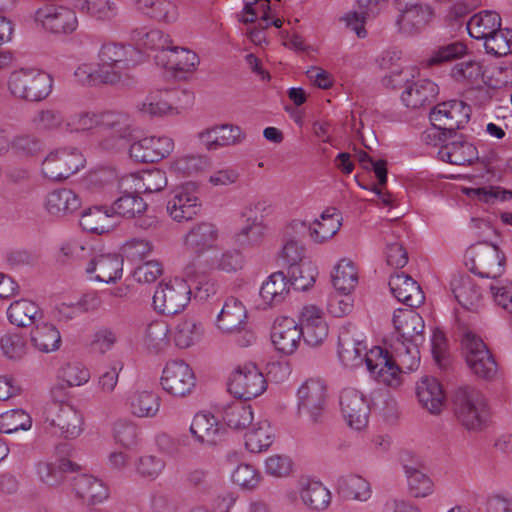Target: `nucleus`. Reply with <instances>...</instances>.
I'll use <instances>...</instances> for the list:
<instances>
[{
    "instance_id": "3",
    "label": "nucleus",
    "mask_w": 512,
    "mask_h": 512,
    "mask_svg": "<svg viewBox=\"0 0 512 512\" xmlns=\"http://www.w3.org/2000/svg\"><path fill=\"white\" fill-rule=\"evenodd\" d=\"M52 77L41 70L21 68L13 71L8 79L10 93L21 100L39 102L46 99L52 91Z\"/></svg>"
},
{
    "instance_id": "21",
    "label": "nucleus",
    "mask_w": 512,
    "mask_h": 512,
    "mask_svg": "<svg viewBox=\"0 0 512 512\" xmlns=\"http://www.w3.org/2000/svg\"><path fill=\"white\" fill-rule=\"evenodd\" d=\"M393 324L399 337L397 342L405 341L411 345H422L425 341L423 318L414 310L397 309L393 315Z\"/></svg>"
},
{
    "instance_id": "35",
    "label": "nucleus",
    "mask_w": 512,
    "mask_h": 512,
    "mask_svg": "<svg viewBox=\"0 0 512 512\" xmlns=\"http://www.w3.org/2000/svg\"><path fill=\"white\" fill-rule=\"evenodd\" d=\"M290 291V281L281 271L271 274L260 288V297L266 306L281 304Z\"/></svg>"
},
{
    "instance_id": "13",
    "label": "nucleus",
    "mask_w": 512,
    "mask_h": 512,
    "mask_svg": "<svg viewBox=\"0 0 512 512\" xmlns=\"http://www.w3.org/2000/svg\"><path fill=\"white\" fill-rule=\"evenodd\" d=\"M370 350L367 351L363 334L352 324L344 325L338 335V356L341 362L350 368L358 367L365 363Z\"/></svg>"
},
{
    "instance_id": "20",
    "label": "nucleus",
    "mask_w": 512,
    "mask_h": 512,
    "mask_svg": "<svg viewBox=\"0 0 512 512\" xmlns=\"http://www.w3.org/2000/svg\"><path fill=\"white\" fill-rule=\"evenodd\" d=\"M174 149V142L167 136L145 137L131 144L130 157L141 163H154L167 157Z\"/></svg>"
},
{
    "instance_id": "53",
    "label": "nucleus",
    "mask_w": 512,
    "mask_h": 512,
    "mask_svg": "<svg viewBox=\"0 0 512 512\" xmlns=\"http://www.w3.org/2000/svg\"><path fill=\"white\" fill-rule=\"evenodd\" d=\"M138 110L143 115L160 117L172 113L168 90L151 92L145 100L138 105Z\"/></svg>"
},
{
    "instance_id": "15",
    "label": "nucleus",
    "mask_w": 512,
    "mask_h": 512,
    "mask_svg": "<svg viewBox=\"0 0 512 512\" xmlns=\"http://www.w3.org/2000/svg\"><path fill=\"white\" fill-rule=\"evenodd\" d=\"M201 208L195 185L191 182L173 190L166 205L167 213L177 222L192 220L200 213Z\"/></svg>"
},
{
    "instance_id": "60",
    "label": "nucleus",
    "mask_w": 512,
    "mask_h": 512,
    "mask_svg": "<svg viewBox=\"0 0 512 512\" xmlns=\"http://www.w3.org/2000/svg\"><path fill=\"white\" fill-rule=\"evenodd\" d=\"M290 286L297 290H307L315 282L316 268L310 262H302L289 267Z\"/></svg>"
},
{
    "instance_id": "25",
    "label": "nucleus",
    "mask_w": 512,
    "mask_h": 512,
    "mask_svg": "<svg viewBox=\"0 0 512 512\" xmlns=\"http://www.w3.org/2000/svg\"><path fill=\"white\" fill-rule=\"evenodd\" d=\"M198 136L201 144L210 151L237 145L245 139V134L240 127L229 124L206 129L200 132Z\"/></svg>"
},
{
    "instance_id": "10",
    "label": "nucleus",
    "mask_w": 512,
    "mask_h": 512,
    "mask_svg": "<svg viewBox=\"0 0 512 512\" xmlns=\"http://www.w3.org/2000/svg\"><path fill=\"white\" fill-rule=\"evenodd\" d=\"M228 390L239 399L251 400L266 390V380L255 364L245 363L229 377Z\"/></svg>"
},
{
    "instance_id": "62",
    "label": "nucleus",
    "mask_w": 512,
    "mask_h": 512,
    "mask_svg": "<svg viewBox=\"0 0 512 512\" xmlns=\"http://www.w3.org/2000/svg\"><path fill=\"white\" fill-rule=\"evenodd\" d=\"M101 112L81 111L71 115L65 123L68 132H86L100 128Z\"/></svg>"
},
{
    "instance_id": "32",
    "label": "nucleus",
    "mask_w": 512,
    "mask_h": 512,
    "mask_svg": "<svg viewBox=\"0 0 512 512\" xmlns=\"http://www.w3.org/2000/svg\"><path fill=\"white\" fill-rule=\"evenodd\" d=\"M439 159L453 165H470L479 159L478 150L466 140H455L439 148Z\"/></svg>"
},
{
    "instance_id": "4",
    "label": "nucleus",
    "mask_w": 512,
    "mask_h": 512,
    "mask_svg": "<svg viewBox=\"0 0 512 512\" xmlns=\"http://www.w3.org/2000/svg\"><path fill=\"white\" fill-rule=\"evenodd\" d=\"M43 427L54 435L74 439L83 431V418L73 406L53 401L44 408Z\"/></svg>"
},
{
    "instance_id": "37",
    "label": "nucleus",
    "mask_w": 512,
    "mask_h": 512,
    "mask_svg": "<svg viewBox=\"0 0 512 512\" xmlns=\"http://www.w3.org/2000/svg\"><path fill=\"white\" fill-rule=\"evenodd\" d=\"M7 317L11 324L18 327H28L36 324L42 317L40 307L28 299H20L12 302L7 309Z\"/></svg>"
},
{
    "instance_id": "18",
    "label": "nucleus",
    "mask_w": 512,
    "mask_h": 512,
    "mask_svg": "<svg viewBox=\"0 0 512 512\" xmlns=\"http://www.w3.org/2000/svg\"><path fill=\"white\" fill-rule=\"evenodd\" d=\"M340 408L347 425L362 430L368 424L370 406L366 397L354 388H345L340 394Z\"/></svg>"
},
{
    "instance_id": "59",
    "label": "nucleus",
    "mask_w": 512,
    "mask_h": 512,
    "mask_svg": "<svg viewBox=\"0 0 512 512\" xmlns=\"http://www.w3.org/2000/svg\"><path fill=\"white\" fill-rule=\"evenodd\" d=\"M122 258H126L132 263H138L148 258L154 246L151 241L143 238H132L127 240L122 246Z\"/></svg>"
},
{
    "instance_id": "47",
    "label": "nucleus",
    "mask_w": 512,
    "mask_h": 512,
    "mask_svg": "<svg viewBox=\"0 0 512 512\" xmlns=\"http://www.w3.org/2000/svg\"><path fill=\"white\" fill-rule=\"evenodd\" d=\"M337 488L339 493L348 499L367 501L371 497L370 483L358 475L340 477Z\"/></svg>"
},
{
    "instance_id": "6",
    "label": "nucleus",
    "mask_w": 512,
    "mask_h": 512,
    "mask_svg": "<svg viewBox=\"0 0 512 512\" xmlns=\"http://www.w3.org/2000/svg\"><path fill=\"white\" fill-rule=\"evenodd\" d=\"M465 264L482 278L496 279L504 272L505 256L496 245L483 242L467 250Z\"/></svg>"
},
{
    "instance_id": "43",
    "label": "nucleus",
    "mask_w": 512,
    "mask_h": 512,
    "mask_svg": "<svg viewBox=\"0 0 512 512\" xmlns=\"http://www.w3.org/2000/svg\"><path fill=\"white\" fill-rule=\"evenodd\" d=\"M203 335L204 327L201 322L194 318H185L175 326L173 338L177 347L186 349L198 343Z\"/></svg>"
},
{
    "instance_id": "36",
    "label": "nucleus",
    "mask_w": 512,
    "mask_h": 512,
    "mask_svg": "<svg viewBox=\"0 0 512 512\" xmlns=\"http://www.w3.org/2000/svg\"><path fill=\"white\" fill-rule=\"evenodd\" d=\"M30 340L33 347L42 353L57 351L62 341L58 328L48 322L36 324L30 332Z\"/></svg>"
},
{
    "instance_id": "46",
    "label": "nucleus",
    "mask_w": 512,
    "mask_h": 512,
    "mask_svg": "<svg viewBox=\"0 0 512 512\" xmlns=\"http://www.w3.org/2000/svg\"><path fill=\"white\" fill-rule=\"evenodd\" d=\"M111 214L106 207L95 206L85 210L80 217V226L83 230L102 234L108 232L112 227L110 221Z\"/></svg>"
},
{
    "instance_id": "17",
    "label": "nucleus",
    "mask_w": 512,
    "mask_h": 512,
    "mask_svg": "<svg viewBox=\"0 0 512 512\" xmlns=\"http://www.w3.org/2000/svg\"><path fill=\"white\" fill-rule=\"evenodd\" d=\"M196 377L191 367L182 360L170 361L166 364L161 385L169 394L184 397L195 387Z\"/></svg>"
},
{
    "instance_id": "28",
    "label": "nucleus",
    "mask_w": 512,
    "mask_h": 512,
    "mask_svg": "<svg viewBox=\"0 0 512 512\" xmlns=\"http://www.w3.org/2000/svg\"><path fill=\"white\" fill-rule=\"evenodd\" d=\"M389 287L395 298L409 307H418L424 301L420 285L403 272L390 277Z\"/></svg>"
},
{
    "instance_id": "55",
    "label": "nucleus",
    "mask_w": 512,
    "mask_h": 512,
    "mask_svg": "<svg viewBox=\"0 0 512 512\" xmlns=\"http://www.w3.org/2000/svg\"><path fill=\"white\" fill-rule=\"evenodd\" d=\"M169 328L164 321H153L145 330L144 342L150 351L159 353L169 346Z\"/></svg>"
},
{
    "instance_id": "8",
    "label": "nucleus",
    "mask_w": 512,
    "mask_h": 512,
    "mask_svg": "<svg viewBox=\"0 0 512 512\" xmlns=\"http://www.w3.org/2000/svg\"><path fill=\"white\" fill-rule=\"evenodd\" d=\"M298 414L307 416L311 423L323 421L327 408V385L319 378L307 379L297 391Z\"/></svg>"
},
{
    "instance_id": "5",
    "label": "nucleus",
    "mask_w": 512,
    "mask_h": 512,
    "mask_svg": "<svg viewBox=\"0 0 512 512\" xmlns=\"http://www.w3.org/2000/svg\"><path fill=\"white\" fill-rule=\"evenodd\" d=\"M247 311L240 300L229 297L217 315L216 325L226 334H234L236 343L247 347L255 341L254 333L247 328Z\"/></svg>"
},
{
    "instance_id": "27",
    "label": "nucleus",
    "mask_w": 512,
    "mask_h": 512,
    "mask_svg": "<svg viewBox=\"0 0 512 512\" xmlns=\"http://www.w3.org/2000/svg\"><path fill=\"white\" fill-rule=\"evenodd\" d=\"M218 236V229L213 223L199 222L184 236V245L189 251L200 256L215 247Z\"/></svg>"
},
{
    "instance_id": "48",
    "label": "nucleus",
    "mask_w": 512,
    "mask_h": 512,
    "mask_svg": "<svg viewBox=\"0 0 512 512\" xmlns=\"http://www.w3.org/2000/svg\"><path fill=\"white\" fill-rule=\"evenodd\" d=\"M334 288L343 293L349 294L358 283V272L355 264L350 259H341L332 274Z\"/></svg>"
},
{
    "instance_id": "24",
    "label": "nucleus",
    "mask_w": 512,
    "mask_h": 512,
    "mask_svg": "<svg viewBox=\"0 0 512 512\" xmlns=\"http://www.w3.org/2000/svg\"><path fill=\"white\" fill-rule=\"evenodd\" d=\"M86 273L91 280L114 283L122 277L123 258L111 253L97 255L89 261Z\"/></svg>"
},
{
    "instance_id": "51",
    "label": "nucleus",
    "mask_w": 512,
    "mask_h": 512,
    "mask_svg": "<svg viewBox=\"0 0 512 512\" xmlns=\"http://www.w3.org/2000/svg\"><path fill=\"white\" fill-rule=\"evenodd\" d=\"M222 418L228 427L240 431L251 425L253 412L250 405L233 402L224 408Z\"/></svg>"
},
{
    "instance_id": "2",
    "label": "nucleus",
    "mask_w": 512,
    "mask_h": 512,
    "mask_svg": "<svg viewBox=\"0 0 512 512\" xmlns=\"http://www.w3.org/2000/svg\"><path fill=\"white\" fill-rule=\"evenodd\" d=\"M457 420L470 431L482 430L488 421L489 410L483 394L469 386L459 387L453 396Z\"/></svg>"
},
{
    "instance_id": "23",
    "label": "nucleus",
    "mask_w": 512,
    "mask_h": 512,
    "mask_svg": "<svg viewBox=\"0 0 512 512\" xmlns=\"http://www.w3.org/2000/svg\"><path fill=\"white\" fill-rule=\"evenodd\" d=\"M301 338L311 346H320L328 336V325L322 311L315 305L304 306L300 319Z\"/></svg>"
},
{
    "instance_id": "38",
    "label": "nucleus",
    "mask_w": 512,
    "mask_h": 512,
    "mask_svg": "<svg viewBox=\"0 0 512 512\" xmlns=\"http://www.w3.org/2000/svg\"><path fill=\"white\" fill-rule=\"evenodd\" d=\"M501 27V17L495 11H481L467 22L469 35L477 40H485Z\"/></svg>"
},
{
    "instance_id": "56",
    "label": "nucleus",
    "mask_w": 512,
    "mask_h": 512,
    "mask_svg": "<svg viewBox=\"0 0 512 512\" xmlns=\"http://www.w3.org/2000/svg\"><path fill=\"white\" fill-rule=\"evenodd\" d=\"M32 426L31 416L23 409H13L0 415V432L11 434L19 430L27 431Z\"/></svg>"
},
{
    "instance_id": "16",
    "label": "nucleus",
    "mask_w": 512,
    "mask_h": 512,
    "mask_svg": "<svg viewBox=\"0 0 512 512\" xmlns=\"http://www.w3.org/2000/svg\"><path fill=\"white\" fill-rule=\"evenodd\" d=\"M400 12L396 19L399 31L406 35H414L423 30L432 17V10L418 0H394Z\"/></svg>"
},
{
    "instance_id": "26",
    "label": "nucleus",
    "mask_w": 512,
    "mask_h": 512,
    "mask_svg": "<svg viewBox=\"0 0 512 512\" xmlns=\"http://www.w3.org/2000/svg\"><path fill=\"white\" fill-rule=\"evenodd\" d=\"M271 340L278 352L290 355L296 351L300 343V328L291 318L276 320L272 327Z\"/></svg>"
},
{
    "instance_id": "1",
    "label": "nucleus",
    "mask_w": 512,
    "mask_h": 512,
    "mask_svg": "<svg viewBox=\"0 0 512 512\" xmlns=\"http://www.w3.org/2000/svg\"><path fill=\"white\" fill-rule=\"evenodd\" d=\"M139 56V50L132 45L112 42L103 44L99 51L101 76L110 84L123 82L128 71L138 64Z\"/></svg>"
},
{
    "instance_id": "30",
    "label": "nucleus",
    "mask_w": 512,
    "mask_h": 512,
    "mask_svg": "<svg viewBox=\"0 0 512 512\" xmlns=\"http://www.w3.org/2000/svg\"><path fill=\"white\" fill-rule=\"evenodd\" d=\"M438 86L429 79L409 82L401 95V100L408 108L418 109L431 104L438 95Z\"/></svg>"
},
{
    "instance_id": "7",
    "label": "nucleus",
    "mask_w": 512,
    "mask_h": 512,
    "mask_svg": "<svg viewBox=\"0 0 512 512\" xmlns=\"http://www.w3.org/2000/svg\"><path fill=\"white\" fill-rule=\"evenodd\" d=\"M461 343L470 371L480 379L492 380L498 372V365L483 340L469 331L463 335Z\"/></svg>"
},
{
    "instance_id": "40",
    "label": "nucleus",
    "mask_w": 512,
    "mask_h": 512,
    "mask_svg": "<svg viewBox=\"0 0 512 512\" xmlns=\"http://www.w3.org/2000/svg\"><path fill=\"white\" fill-rule=\"evenodd\" d=\"M301 486L300 498L309 508L323 511L330 505L331 493L320 481L307 479Z\"/></svg>"
},
{
    "instance_id": "9",
    "label": "nucleus",
    "mask_w": 512,
    "mask_h": 512,
    "mask_svg": "<svg viewBox=\"0 0 512 512\" xmlns=\"http://www.w3.org/2000/svg\"><path fill=\"white\" fill-rule=\"evenodd\" d=\"M85 158L77 148H62L51 152L42 162V173L52 181H62L84 167Z\"/></svg>"
},
{
    "instance_id": "52",
    "label": "nucleus",
    "mask_w": 512,
    "mask_h": 512,
    "mask_svg": "<svg viewBox=\"0 0 512 512\" xmlns=\"http://www.w3.org/2000/svg\"><path fill=\"white\" fill-rule=\"evenodd\" d=\"M129 403L135 416L154 417L159 411L160 398L150 391H136L131 395Z\"/></svg>"
},
{
    "instance_id": "33",
    "label": "nucleus",
    "mask_w": 512,
    "mask_h": 512,
    "mask_svg": "<svg viewBox=\"0 0 512 512\" xmlns=\"http://www.w3.org/2000/svg\"><path fill=\"white\" fill-rule=\"evenodd\" d=\"M80 207V197L73 190L67 188L53 190L47 195L45 201L46 211L56 217L74 213Z\"/></svg>"
},
{
    "instance_id": "11",
    "label": "nucleus",
    "mask_w": 512,
    "mask_h": 512,
    "mask_svg": "<svg viewBox=\"0 0 512 512\" xmlns=\"http://www.w3.org/2000/svg\"><path fill=\"white\" fill-rule=\"evenodd\" d=\"M189 301L190 290L184 278H175L167 283H161L153 295L155 310L165 315H175L181 312Z\"/></svg>"
},
{
    "instance_id": "58",
    "label": "nucleus",
    "mask_w": 512,
    "mask_h": 512,
    "mask_svg": "<svg viewBox=\"0 0 512 512\" xmlns=\"http://www.w3.org/2000/svg\"><path fill=\"white\" fill-rule=\"evenodd\" d=\"M198 62L197 54L191 50L177 46L170 47V57L168 59L170 70L174 72H192Z\"/></svg>"
},
{
    "instance_id": "34",
    "label": "nucleus",
    "mask_w": 512,
    "mask_h": 512,
    "mask_svg": "<svg viewBox=\"0 0 512 512\" xmlns=\"http://www.w3.org/2000/svg\"><path fill=\"white\" fill-rule=\"evenodd\" d=\"M72 489L78 498L92 504L102 502L108 497L107 486L100 479L87 474L74 476Z\"/></svg>"
},
{
    "instance_id": "54",
    "label": "nucleus",
    "mask_w": 512,
    "mask_h": 512,
    "mask_svg": "<svg viewBox=\"0 0 512 512\" xmlns=\"http://www.w3.org/2000/svg\"><path fill=\"white\" fill-rule=\"evenodd\" d=\"M267 227L257 217L248 218L244 227L235 235V241L241 247H255L262 243Z\"/></svg>"
},
{
    "instance_id": "44",
    "label": "nucleus",
    "mask_w": 512,
    "mask_h": 512,
    "mask_svg": "<svg viewBox=\"0 0 512 512\" xmlns=\"http://www.w3.org/2000/svg\"><path fill=\"white\" fill-rule=\"evenodd\" d=\"M184 281L188 283L190 295L194 293L195 298L206 300L216 292L215 283L205 273L199 272L195 264H189L184 268Z\"/></svg>"
},
{
    "instance_id": "29",
    "label": "nucleus",
    "mask_w": 512,
    "mask_h": 512,
    "mask_svg": "<svg viewBox=\"0 0 512 512\" xmlns=\"http://www.w3.org/2000/svg\"><path fill=\"white\" fill-rule=\"evenodd\" d=\"M190 433L198 443L212 446L222 440L225 430L214 415L201 412L194 416Z\"/></svg>"
},
{
    "instance_id": "45",
    "label": "nucleus",
    "mask_w": 512,
    "mask_h": 512,
    "mask_svg": "<svg viewBox=\"0 0 512 512\" xmlns=\"http://www.w3.org/2000/svg\"><path fill=\"white\" fill-rule=\"evenodd\" d=\"M455 299L464 308L469 309L481 298V293L469 275L454 276L450 283Z\"/></svg>"
},
{
    "instance_id": "64",
    "label": "nucleus",
    "mask_w": 512,
    "mask_h": 512,
    "mask_svg": "<svg viewBox=\"0 0 512 512\" xmlns=\"http://www.w3.org/2000/svg\"><path fill=\"white\" fill-rule=\"evenodd\" d=\"M408 487L414 497H426L432 492V481L430 478L414 467H405Z\"/></svg>"
},
{
    "instance_id": "12",
    "label": "nucleus",
    "mask_w": 512,
    "mask_h": 512,
    "mask_svg": "<svg viewBox=\"0 0 512 512\" xmlns=\"http://www.w3.org/2000/svg\"><path fill=\"white\" fill-rule=\"evenodd\" d=\"M471 115V107L462 100H449L437 104L430 112L432 126L446 130L449 137L456 135V130L464 128Z\"/></svg>"
},
{
    "instance_id": "61",
    "label": "nucleus",
    "mask_w": 512,
    "mask_h": 512,
    "mask_svg": "<svg viewBox=\"0 0 512 512\" xmlns=\"http://www.w3.org/2000/svg\"><path fill=\"white\" fill-rule=\"evenodd\" d=\"M273 442L271 429L267 424H260L245 435V446L252 453H259L270 447Z\"/></svg>"
},
{
    "instance_id": "19",
    "label": "nucleus",
    "mask_w": 512,
    "mask_h": 512,
    "mask_svg": "<svg viewBox=\"0 0 512 512\" xmlns=\"http://www.w3.org/2000/svg\"><path fill=\"white\" fill-rule=\"evenodd\" d=\"M367 370L380 383L390 387L401 384V368L387 350L381 347L370 349Z\"/></svg>"
},
{
    "instance_id": "63",
    "label": "nucleus",
    "mask_w": 512,
    "mask_h": 512,
    "mask_svg": "<svg viewBox=\"0 0 512 512\" xmlns=\"http://www.w3.org/2000/svg\"><path fill=\"white\" fill-rule=\"evenodd\" d=\"M420 345H411L405 341L395 343L393 349L395 353V361L400 368L413 371L417 369L420 360Z\"/></svg>"
},
{
    "instance_id": "50",
    "label": "nucleus",
    "mask_w": 512,
    "mask_h": 512,
    "mask_svg": "<svg viewBox=\"0 0 512 512\" xmlns=\"http://www.w3.org/2000/svg\"><path fill=\"white\" fill-rule=\"evenodd\" d=\"M137 8L145 15L159 21L172 22L177 19V7L169 0H137Z\"/></svg>"
},
{
    "instance_id": "22",
    "label": "nucleus",
    "mask_w": 512,
    "mask_h": 512,
    "mask_svg": "<svg viewBox=\"0 0 512 512\" xmlns=\"http://www.w3.org/2000/svg\"><path fill=\"white\" fill-rule=\"evenodd\" d=\"M35 20L52 33H72L78 24L74 11L63 6H47L35 13Z\"/></svg>"
},
{
    "instance_id": "39",
    "label": "nucleus",
    "mask_w": 512,
    "mask_h": 512,
    "mask_svg": "<svg viewBox=\"0 0 512 512\" xmlns=\"http://www.w3.org/2000/svg\"><path fill=\"white\" fill-rule=\"evenodd\" d=\"M78 465L68 459H60L58 462H40L37 464V475L40 481L49 486L57 487L66 479V472L75 471Z\"/></svg>"
},
{
    "instance_id": "41",
    "label": "nucleus",
    "mask_w": 512,
    "mask_h": 512,
    "mask_svg": "<svg viewBox=\"0 0 512 512\" xmlns=\"http://www.w3.org/2000/svg\"><path fill=\"white\" fill-rule=\"evenodd\" d=\"M132 120L124 112L105 111L101 112L100 129L111 134L113 138L123 140L131 135Z\"/></svg>"
},
{
    "instance_id": "57",
    "label": "nucleus",
    "mask_w": 512,
    "mask_h": 512,
    "mask_svg": "<svg viewBox=\"0 0 512 512\" xmlns=\"http://www.w3.org/2000/svg\"><path fill=\"white\" fill-rule=\"evenodd\" d=\"M486 52L496 57L512 53V29L501 27L484 40Z\"/></svg>"
},
{
    "instance_id": "49",
    "label": "nucleus",
    "mask_w": 512,
    "mask_h": 512,
    "mask_svg": "<svg viewBox=\"0 0 512 512\" xmlns=\"http://www.w3.org/2000/svg\"><path fill=\"white\" fill-rule=\"evenodd\" d=\"M146 209V202L138 194L124 193L113 202L108 210L111 215L130 219L144 213Z\"/></svg>"
},
{
    "instance_id": "42",
    "label": "nucleus",
    "mask_w": 512,
    "mask_h": 512,
    "mask_svg": "<svg viewBox=\"0 0 512 512\" xmlns=\"http://www.w3.org/2000/svg\"><path fill=\"white\" fill-rule=\"evenodd\" d=\"M63 113L54 107L37 110L30 119L32 129L39 134H48L59 131L65 126Z\"/></svg>"
},
{
    "instance_id": "31",
    "label": "nucleus",
    "mask_w": 512,
    "mask_h": 512,
    "mask_svg": "<svg viewBox=\"0 0 512 512\" xmlns=\"http://www.w3.org/2000/svg\"><path fill=\"white\" fill-rule=\"evenodd\" d=\"M416 395L421 406L432 414L439 413L444 405V391L434 377L426 376L418 381Z\"/></svg>"
},
{
    "instance_id": "14",
    "label": "nucleus",
    "mask_w": 512,
    "mask_h": 512,
    "mask_svg": "<svg viewBox=\"0 0 512 512\" xmlns=\"http://www.w3.org/2000/svg\"><path fill=\"white\" fill-rule=\"evenodd\" d=\"M340 214L335 208L326 209L313 224H307L302 220H293L286 229L285 235L290 237L292 233H309L313 241L323 243L332 238L340 229L342 223Z\"/></svg>"
}]
</instances>
